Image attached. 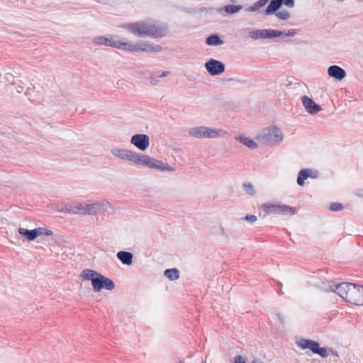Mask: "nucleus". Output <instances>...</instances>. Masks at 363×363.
Here are the masks:
<instances>
[{
    "instance_id": "obj_21",
    "label": "nucleus",
    "mask_w": 363,
    "mask_h": 363,
    "mask_svg": "<svg viewBox=\"0 0 363 363\" xmlns=\"http://www.w3.org/2000/svg\"><path fill=\"white\" fill-rule=\"evenodd\" d=\"M113 154L121 159L129 160L130 156L131 155V151L125 150H115L113 151Z\"/></svg>"
},
{
    "instance_id": "obj_22",
    "label": "nucleus",
    "mask_w": 363,
    "mask_h": 363,
    "mask_svg": "<svg viewBox=\"0 0 363 363\" xmlns=\"http://www.w3.org/2000/svg\"><path fill=\"white\" fill-rule=\"evenodd\" d=\"M237 139L239 140L241 143H242L251 149H255L257 147V143L250 138H247L246 137H240L238 138Z\"/></svg>"
},
{
    "instance_id": "obj_2",
    "label": "nucleus",
    "mask_w": 363,
    "mask_h": 363,
    "mask_svg": "<svg viewBox=\"0 0 363 363\" xmlns=\"http://www.w3.org/2000/svg\"><path fill=\"white\" fill-rule=\"evenodd\" d=\"M119 27L138 37L162 38L167 32L166 26L152 21H138L123 24Z\"/></svg>"
},
{
    "instance_id": "obj_18",
    "label": "nucleus",
    "mask_w": 363,
    "mask_h": 363,
    "mask_svg": "<svg viewBox=\"0 0 363 363\" xmlns=\"http://www.w3.org/2000/svg\"><path fill=\"white\" fill-rule=\"evenodd\" d=\"M18 233L29 241L33 240L36 238V233L34 230H28L23 228H20L18 229Z\"/></svg>"
},
{
    "instance_id": "obj_5",
    "label": "nucleus",
    "mask_w": 363,
    "mask_h": 363,
    "mask_svg": "<svg viewBox=\"0 0 363 363\" xmlns=\"http://www.w3.org/2000/svg\"><path fill=\"white\" fill-rule=\"evenodd\" d=\"M295 343L301 350H310L313 354L322 358H326L329 355L328 349L320 347V344L315 340L300 337L296 340Z\"/></svg>"
},
{
    "instance_id": "obj_25",
    "label": "nucleus",
    "mask_w": 363,
    "mask_h": 363,
    "mask_svg": "<svg viewBox=\"0 0 363 363\" xmlns=\"http://www.w3.org/2000/svg\"><path fill=\"white\" fill-rule=\"evenodd\" d=\"M129 160L133 162L135 164H143V155H140L131 152V155L130 156Z\"/></svg>"
},
{
    "instance_id": "obj_19",
    "label": "nucleus",
    "mask_w": 363,
    "mask_h": 363,
    "mask_svg": "<svg viewBox=\"0 0 363 363\" xmlns=\"http://www.w3.org/2000/svg\"><path fill=\"white\" fill-rule=\"evenodd\" d=\"M282 4V0H272L266 10V13L270 14L274 13L280 8Z\"/></svg>"
},
{
    "instance_id": "obj_14",
    "label": "nucleus",
    "mask_w": 363,
    "mask_h": 363,
    "mask_svg": "<svg viewBox=\"0 0 363 363\" xmlns=\"http://www.w3.org/2000/svg\"><path fill=\"white\" fill-rule=\"evenodd\" d=\"M117 257L125 264L130 265L133 262V255L129 252L120 251L117 253Z\"/></svg>"
},
{
    "instance_id": "obj_15",
    "label": "nucleus",
    "mask_w": 363,
    "mask_h": 363,
    "mask_svg": "<svg viewBox=\"0 0 363 363\" xmlns=\"http://www.w3.org/2000/svg\"><path fill=\"white\" fill-rule=\"evenodd\" d=\"M341 301H345L355 306L363 305V296H340Z\"/></svg>"
},
{
    "instance_id": "obj_16",
    "label": "nucleus",
    "mask_w": 363,
    "mask_h": 363,
    "mask_svg": "<svg viewBox=\"0 0 363 363\" xmlns=\"http://www.w3.org/2000/svg\"><path fill=\"white\" fill-rule=\"evenodd\" d=\"M311 176V171L309 169H301L298 175L297 183L300 186L304 185V181Z\"/></svg>"
},
{
    "instance_id": "obj_36",
    "label": "nucleus",
    "mask_w": 363,
    "mask_h": 363,
    "mask_svg": "<svg viewBox=\"0 0 363 363\" xmlns=\"http://www.w3.org/2000/svg\"><path fill=\"white\" fill-rule=\"evenodd\" d=\"M283 4L290 8H292L294 5V0H282Z\"/></svg>"
},
{
    "instance_id": "obj_41",
    "label": "nucleus",
    "mask_w": 363,
    "mask_h": 363,
    "mask_svg": "<svg viewBox=\"0 0 363 363\" xmlns=\"http://www.w3.org/2000/svg\"><path fill=\"white\" fill-rule=\"evenodd\" d=\"M169 72H163L162 74L160 75V77H165L167 75Z\"/></svg>"
},
{
    "instance_id": "obj_40",
    "label": "nucleus",
    "mask_w": 363,
    "mask_h": 363,
    "mask_svg": "<svg viewBox=\"0 0 363 363\" xmlns=\"http://www.w3.org/2000/svg\"><path fill=\"white\" fill-rule=\"evenodd\" d=\"M44 234L48 236H51L53 233L52 230L45 229V230H44Z\"/></svg>"
},
{
    "instance_id": "obj_9",
    "label": "nucleus",
    "mask_w": 363,
    "mask_h": 363,
    "mask_svg": "<svg viewBox=\"0 0 363 363\" xmlns=\"http://www.w3.org/2000/svg\"><path fill=\"white\" fill-rule=\"evenodd\" d=\"M206 69L211 75H217L223 73L225 70L224 65L216 60L211 59L205 65Z\"/></svg>"
},
{
    "instance_id": "obj_43",
    "label": "nucleus",
    "mask_w": 363,
    "mask_h": 363,
    "mask_svg": "<svg viewBox=\"0 0 363 363\" xmlns=\"http://www.w3.org/2000/svg\"><path fill=\"white\" fill-rule=\"evenodd\" d=\"M179 363H184L183 362H180Z\"/></svg>"
},
{
    "instance_id": "obj_30",
    "label": "nucleus",
    "mask_w": 363,
    "mask_h": 363,
    "mask_svg": "<svg viewBox=\"0 0 363 363\" xmlns=\"http://www.w3.org/2000/svg\"><path fill=\"white\" fill-rule=\"evenodd\" d=\"M267 32V35H266L265 37H277L280 36L282 34L281 31H277L273 30Z\"/></svg>"
},
{
    "instance_id": "obj_11",
    "label": "nucleus",
    "mask_w": 363,
    "mask_h": 363,
    "mask_svg": "<svg viewBox=\"0 0 363 363\" xmlns=\"http://www.w3.org/2000/svg\"><path fill=\"white\" fill-rule=\"evenodd\" d=\"M305 109L311 114H315L322 110L321 107L316 104L313 99L304 96L301 99Z\"/></svg>"
},
{
    "instance_id": "obj_24",
    "label": "nucleus",
    "mask_w": 363,
    "mask_h": 363,
    "mask_svg": "<svg viewBox=\"0 0 363 363\" xmlns=\"http://www.w3.org/2000/svg\"><path fill=\"white\" fill-rule=\"evenodd\" d=\"M269 136L274 138L277 141H281L283 139L282 133L277 128H272Z\"/></svg>"
},
{
    "instance_id": "obj_27",
    "label": "nucleus",
    "mask_w": 363,
    "mask_h": 363,
    "mask_svg": "<svg viewBox=\"0 0 363 363\" xmlns=\"http://www.w3.org/2000/svg\"><path fill=\"white\" fill-rule=\"evenodd\" d=\"M243 187H244L245 191L248 194H250V195L255 194V191L254 186H253V185L252 184H250V183H245L243 184Z\"/></svg>"
},
{
    "instance_id": "obj_17",
    "label": "nucleus",
    "mask_w": 363,
    "mask_h": 363,
    "mask_svg": "<svg viewBox=\"0 0 363 363\" xmlns=\"http://www.w3.org/2000/svg\"><path fill=\"white\" fill-rule=\"evenodd\" d=\"M99 273L91 270V269H86L82 271L81 274V277L84 280H88L91 281V284H93V279H96L97 275H99Z\"/></svg>"
},
{
    "instance_id": "obj_33",
    "label": "nucleus",
    "mask_w": 363,
    "mask_h": 363,
    "mask_svg": "<svg viewBox=\"0 0 363 363\" xmlns=\"http://www.w3.org/2000/svg\"><path fill=\"white\" fill-rule=\"evenodd\" d=\"M245 219L250 223H255L257 220V216L254 215H248L247 216Z\"/></svg>"
},
{
    "instance_id": "obj_37",
    "label": "nucleus",
    "mask_w": 363,
    "mask_h": 363,
    "mask_svg": "<svg viewBox=\"0 0 363 363\" xmlns=\"http://www.w3.org/2000/svg\"><path fill=\"white\" fill-rule=\"evenodd\" d=\"M235 363H245V361L241 355H238L235 358Z\"/></svg>"
},
{
    "instance_id": "obj_32",
    "label": "nucleus",
    "mask_w": 363,
    "mask_h": 363,
    "mask_svg": "<svg viewBox=\"0 0 363 363\" xmlns=\"http://www.w3.org/2000/svg\"><path fill=\"white\" fill-rule=\"evenodd\" d=\"M94 42L96 45H103L104 43V36H99L94 39Z\"/></svg>"
},
{
    "instance_id": "obj_29",
    "label": "nucleus",
    "mask_w": 363,
    "mask_h": 363,
    "mask_svg": "<svg viewBox=\"0 0 363 363\" xmlns=\"http://www.w3.org/2000/svg\"><path fill=\"white\" fill-rule=\"evenodd\" d=\"M276 16L280 19L286 20L289 18L290 14L287 11H281L277 12Z\"/></svg>"
},
{
    "instance_id": "obj_4",
    "label": "nucleus",
    "mask_w": 363,
    "mask_h": 363,
    "mask_svg": "<svg viewBox=\"0 0 363 363\" xmlns=\"http://www.w3.org/2000/svg\"><path fill=\"white\" fill-rule=\"evenodd\" d=\"M108 206H110V203L108 202L77 203L67 206L65 209L69 213L91 215L97 213L102 208L106 210Z\"/></svg>"
},
{
    "instance_id": "obj_28",
    "label": "nucleus",
    "mask_w": 363,
    "mask_h": 363,
    "mask_svg": "<svg viewBox=\"0 0 363 363\" xmlns=\"http://www.w3.org/2000/svg\"><path fill=\"white\" fill-rule=\"evenodd\" d=\"M329 209L333 211H339L343 209V206L340 203H333L330 205Z\"/></svg>"
},
{
    "instance_id": "obj_20",
    "label": "nucleus",
    "mask_w": 363,
    "mask_h": 363,
    "mask_svg": "<svg viewBox=\"0 0 363 363\" xmlns=\"http://www.w3.org/2000/svg\"><path fill=\"white\" fill-rule=\"evenodd\" d=\"M206 43L208 45H222L223 43V41L220 39L218 35H212L207 38Z\"/></svg>"
},
{
    "instance_id": "obj_39",
    "label": "nucleus",
    "mask_w": 363,
    "mask_h": 363,
    "mask_svg": "<svg viewBox=\"0 0 363 363\" xmlns=\"http://www.w3.org/2000/svg\"><path fill=\"white\" fill-rule=\"evenodd\" d=\"M328 352H329V354H331L335 356H338L337 352L335 350H333V349L328 350Z\"/></svg>"
},
{
    "instance_id": "obj_13",
    "label": "nucleus",
    "mask_w": 363,
    "mask_h": 363,
    "mask_svg": "<svg viewBox=\"0 0 363 363\" xmlns=\"http://www.w3.org/2000/svg\"><path fill=\"white\" fill-rule=\"evenodd\" d=\"M143 164L148 166L151 168L164 169V164L158 160L146 155H143Z\"/></svg>"
},
{
    "instance_id": "obj_34",
    "label": "nucleus",
    "mask_w": 363,
    "mask_h": 363,
    "mask_svg": "<svg viewBox=\"0 0 363 363\" xmlns=\"http://www.w3.org/2000/svg\"><path fill=\"white\" fill-rule=\"evenodd\" d=\"M277 316L280 322V323L284 326L286 324V320L284 315L279 313H277Z\"/></svg>"
},
{
    "instance_id": "obj_38",
    "label": "nucleus",
    "mask_w": 363,
    "mask_h": 363,
    "mask_svg": "<svg viewBox=\"0 0 363 363\" xmlns=\"http://www.w3.org/2000/svg\"><path fill=\"white\" fill-rule=\"evenodd\" d=\"M295 34H296V30L294 29H291V30H288L286 35L293 36Z\"/></svg>"
},
{
    "instance_id": "obj_31",
    "label": "nucleus",
    "mask_w": 363,
    "mask_h": 363,
    "mask_svg": "<svg viewBox=\"0 0 363 363\" xmlns=\"http://www.w3.org/2000/svg\"><path fill=\"white\" fill-rule=\"evenodd\" d=\"M269 0H259V1H257L252 9L255 10L256 9H259V8H261L262 6H264L267 2H268Z\"/></svg>"
},
{
    "instance_id": "obj_42",
    "label": "nucleus",
    "mask_w": 363,
    "mask_h": 363,
    "mask_svg": "<svg viewBox=\"0 0 363 363\" xmlns=\"http://www.w3.org/2000/svg\"><path fill=\"white\" fill-rule=\"evenodd\" d=\"M252 363H263L262 362H257L255 360H253Z\"/></svg>"
},
{
    "instance_id": "obj_8",
    "label": "nucleus",
    "mask_w": 363,
    "mask_h": 363,
    "mask_svg": "<svg viewBox=\"0 0 363 363\" xmlns=\"http://www.w3.org/2000/svg\"><path fill=\"white\" fill-rule=\"evenodd\" d=\"M92 286L94 291L99 292L103 289L108 290L114 289L115 284L111 279L99 274L96 279H93Z\"/></svg>"
},
{
    "instance_id": "obj_10",
    "label": "nucleus",
    "mask_w": 363,
    "mask_h": 363,
    "mask_svg": "<svg viewBox=\"0 0 363 363\" xmlns=\"http://www.w3.org/2000/svg\"><path fill=\"white\" fill-rule=\"evenodd\" d=\"M131 143L140 150H145L150 144V138L147 135L137 134L132 137Z\"/></svg>"
},
{
    "instance_id": "obj_12",
    "label": "nucleus",
    "mask_w": 363,
    "mask_h": 363,
    "mask_svg": "<svg viewBox=\"0 0 363 363\" xmlns=\"http://www.w3.org/2000/svg\"><path fill=\"white\" fill-rule=\"evenodd\" d=\"M330 77L341 80L346 76L345 71L337 65L330 66L328 70Z\"/></svg>"
},
{
    "instance_id": "obj_23",
    "label": "nucleus",
    "mask_w": 363,
    "mask_h": 363,
    "mask_svg": "<svg viewBox=\"0 0 363 363\" xmlns=\"http://www.w3.org/2000/svg\"><path fill=\"white\" fill-rule=\"evenodd\" d=\"M164 275L170 280H176L179 278V271L177 269H169L165 270Z\"/></svg>"
},
{
    "instance_id": "obj_6",
    "label": "nucleus",
    "mask_w": 363,
    "mask_h": 363,
    "mask_svg": "<svg viewBox=\"0 0 363 363\" xmlns=\"http://www.w3.org/2000/svg\"><path fill=\"white\" fill-rule=\"evenodd\" d=\"M267 215L275 214L281 216H292L296 212V208L287 205L267 204L261 206Z\"/></svg>"
},
{
    "instance_id": "obj_1",
    "label": "nucleus",
    "mask_w": 363,
    "mask_h": 363,
    "mask_svg": "<svg viewBox=\"0 0 363 363\" xmlns=\"http://www.w3.org/2000/svg\"><path fill=\"white\" fill-rule=\"evenodd\" d=\"M104 45L113 47L130 52H157L162 50V47L159 45H152L142 41L133 43L127 40L126 38H121L116 35H109L106 37H104Z\"/></svg>"
},
{
    "instance_id": "obj_3",
    "label": "nucleus",
    "mask_w": 363,
    "mask_h": 363,
    "mask_svg": "<svg viewBox=\"0 0 363 363\" xmlns=\"http://www.w3.org/2000/svg\"><path fill=\"white\" fill-rule=\"evenodd\" d=\"M323 291L337 295L363 294V286L350 282L337 283L335 281H327L323 284Z\"/></svg>"
},
{
    "instance_id": "obj_7",
    "label": "nucleus",
    "mask_w": 363,
    "mask_h": 363,
    "mask_svg": "<svg viewBox=\"0 0 363 363\" xmlns=\"http://www.w3.org/2000/svg\"><path fill=\"white\" fill-rule=\"evenodd\" d=\"M221 130L200 126L190 129L189 134L190 136L194 138H217L219 135V132Z\"/></svg>"
},
{
    "instance_id": "obj_26",
    "label": "nucleus",
    "mask_w": 363,
    "mask_h": 363,
    "mask_svg": "<svg viewBox=\"0 0 363 363\" xmlns=\"http://www.w3.org/2000/svg\"><path fill=\"white\" fill-rule=\"evenodd\" d=\"M241 9V6L228 5L225 7V11L228 13H235Z\"/></svg>"
},
{
    "instance_id": "obj_35",
    "label": "nucleus",
    "mask_w": 363,
    "mask_h": 363,
    "mask_svg": "<svg viewBox=\"0 0 363 363\" xmlns=\"http://www.w3.org/2000/svg\"><path fill=\"white\" fill-rule=\"evenodd\" d=\"M44 230H45V228H38L34 229V231L36 233V238L38 235H44Z\"/></svg>"
}]
</instances>
